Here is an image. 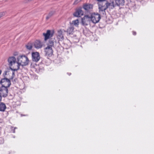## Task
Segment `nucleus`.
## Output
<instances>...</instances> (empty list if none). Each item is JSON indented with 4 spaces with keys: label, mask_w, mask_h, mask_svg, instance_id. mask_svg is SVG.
I'll list each match as a JSON object with an SVG mask.
<instances>
[{
    "label": "nucleus",
    "mask_w": 154,
    "mask_h": 154,
    "mask_svg": "<svg viewBox=\"0 0 154 154\" xmlns=\"http://www.w3.org/2000/svg\"><path fill=\"white\" fill-rule=\"evenodd\" d=\"M8 61L9 63L10 68L11 70L17 71L19 69L20 65L14 57H9Z\"/></svg>",
    "instance_id": "nucleus-1"
},
{
    "label": "nucleus",
    "mask_w": 154,
    "mask_h": 154,
    "mask_svg": "<svg viewBox=\"0 0 154 154\" xmlns=\"http://www.w3.org/2000/svg\"><path fill=\"white\" fill-rule=\"evenodd\" d=\"M115 4L113 1L109 2L107 1L105 3L100 2L99 3V11L100 12H105V10L108 8L112 9L115 6Z\"/></svg>",
    "instance_id": "nucleus-2"
},
{
    "label": "nucleus",
    "mask_w": 154,
    "mask_h": 154,
    "mask_svg": "<svg viewBox=\"0 0 154 154\" xmlns=\"http://www.w3.org/2000/svg\"><path fill=\"white\" fill-rule=\"evenodd\" d=\"M17 60L20 65L25 66L27 65L29 63V60L28 57L24 55H22L18 56Z\"/></svg>",
    "instance_id": "nucleus-3"
},
{
    "label": "nucleus",
    "mask_w": 154,
    "mask_h": 154,
    "mask_svg": "<svg viewBox=\"0 0 154 154\" xmlns=\"http://www.w3.org/2000/svg\"><path fill=\"white\" fill-rule=\"evenodd\" d=\"M90 17L91 21L94 23L98 22L100 19V15L97 13H94L91 14Z\"/></svg>",
    "instance_id": "nucleus-4"
},
{
    "label": "nucleus",
    "mask_w": 154,
    "mask_h": 154,
    "mask_svg": "<svg viewBox=\"0 0 154 154\" xmlns=\"http://www.w3.org/2000/svg\"><path fill=\"white\" fill-rule=\"evenodd\" d=\"M0 83L2 85V87H5L7 88L9 87L11 84L10 79L6 78L2 79L0 81Z\"/></svg>",
    "instance_id": "nucleus-5"
},
{
    "label": "nucleus",
    "mask_w": 154,
    "mask_h": 154,
    "mask_svg": "<svg viewBox=\"0 0 154 154\" xmlns=\"http://www.w3.org/2000/svg\"><path fill=\"white\" fill-rule=\"evenodd\" d=\"M54 34V30L51 31L50 30H48L47 31L46 33H43V35L44 36V40L45 41H47L49 38L52 37Z\"/></svg>",
    "instance_id": "nucleus-6"
},
{
    "label": "nucleus",
    "mask_w": 154,
    "mask_h": 154,
    "mask_svg": "<svg viewBox=\"0 0 154 154\" xmlns=\"http://www.w3.org/2000/svg\"><path fill=\"white\" fill-rule=\"evenodd\" d=\"M8 89L4 87H0V95L3 97H6L8 95Z\"/></svg>",
    "instance_id": "nucleus-7"
},
{
    "label": "nucleus",
    "mask_w": 154,
    "mask_h": 154,
    "mask_svg": "<svg viewBox=\"0 0 154 154\" xmlns=\"http://www.w3.org/2000/svg\"><path fill=\"white\" fill-rule=\"evenodd\" d=\"M90 21V16L87 15L85 16L82 19V23L84 25H87Z\"/></svg>",
    "instance_id": "nucleus-8"
},
{
    "label": "nucleus",
    "mask_w": 154,
    "mask_h": 154,
    "mask_svg": "<svg viewBox=\"0 0 154 154\" xmlns=\"http://www.w3.org/2000/svg\"><path fill=\"white\" fill-rule=\"evenodd\" d=\"M82 7L83 8L88 12L92 11L93 6L91 4L85 3L83 5Z\"/></svg>",
    "instance_id": "nucleus-9"
},
{
    "label": "nucleus",
    "mask_w": 154,
    "mask_h": 154,
    "mask_svg": "<svg viewBox=\"0 0 154 154\" xmlns=\"http://www.w3.org/2000/svg\"><path fill=\"white\" fill-rule=\"evenodd\" d=\"M32 60L36 62H38L40 59L39 53L38 52H32Z\"/></svg>",
    "instance_id": "nucleus-10"
},
{
    "label": "nucleus",
    "mask_w": 154,
    "mask_h": 154,
    "mask_svg": "<svg viewBox=\"0 0 154 154\" xmlns=\"http://www.w3.org/2000/svg\"><path fill=\"white\" fill-rule=\"evenodd\" d=\"M43 46V43L39 40H36L34 43V46L36 49L41 48Z\"/></svg>",
    "instance_id": "nucleus-11"
},
{
    "label": "nucleus",
    "mask_w": 154,
    "mask_h": 154,
    "mask_svg": "<svg viewBox=\"0 0 154 154\" xmlns=\"http://www.w3.org/2000/svg\"><path fill=\"white\" fill-rule=\"evenodd\" d=\"M84 12L82 10L81 8H78L73 13V15L76 17H80L83 15Z\"/></svg>",
    "instance_id": "nucleus-12"
},
{
    "label": "nucleus",
    "mask_w": 154,
    "mask_h": 154,
    "mask_svg": "<svg viewBox=\"0 0 154 154\" xmlns=\"http://www.w3.org/2000/svg\"><path fill=\"white\" fill-rule=\"evenodd\" d=\"M45 54L47 56H51L53 54V51L52 48L47 47L45 49Z\"/></svg>",
    "instance_id": "nucleus-13"
},
{
    "label": "nucleus",
    "mask_w": 154,
    "mask_h": 154,
    "mask_svg": "<svg viewBox=\"0 0 154 154\" xmlns=\"http://www.w3.org/2000/svg\"><path fill=\"white\" fill-rule=\"evenodd\" d=\"M6 77H8L9 79H12L14 77L15 74L14 72H11L10 71H8L6 72Z\"/></svg>",
    "instance_id": "nucleus-14"
},
{
    "label": "nucleus",
    "mask_w": 154,
    "mask_h": 154,
    "mask_svg": "<svg viewBox=\"0 0 154 154\" xmlns=\"http://www.w3.org/2000/svg\"><path fill=\"white\" fill-rule=\"evenodd\" d=\"M74 29V26L71 25L67 29L66 32L69 34H72Z\"/></svg>",
    "instance_id": "nucleus-15"
},
{
    "label": "nucleus",
    "mask_w": 154,
    "mask_h": 154,
    "mask_svg": "<svg viewBox=\"0 0 154 154\" xmlns=\"http://www.w3.org/2000/svg\"><path fill=\"white\" fill-rule=\"evenodd\" d=\"M6 108L5 104L3 103H0V111L4 112Z\"/></svg>",
    "instance_id": "nucleus-16"
},
{
    "label": "nucleus",
    "mask_w": 154,
    "mask_h": 154,
    "mask_svg": "<svg viewBox=\"0 0 154 154\" xmlns=\"http://www.w3.org/2000/svg\"><path fill=\"white\" fill-rule=\"evenodd\" d=\"M47 47H49L52 48L54 47V42L52 39H50L48 42L47 44Z\"/></svg>",
    "instance_id": "nucleus-17"
},
{
    "label": "nucleus",
    "mask_w": 154,
    "mask_h": 154,
    "mask_svg": "<svg viewBox=\"0 0 154 154\" xmlns=\"http://www.w3.org/2000/svg\"><path fill=\"white\" fill-rule=\"evenodd\" d=\"M115 2L118 6L123 5L125 3V0H116Z\"/></svg>",
    "instance_id": "nucleus-18"
},
{
    "label": "nucleus",
    "mask_w": 154,
    "mask_h": 154,
    "mask_svg": "<svg viewBox=\"0 0 154 154\" xmlns=\"http://www.w3.org/2000/svg\"><path fill=\"white\" fill-rule=\"evenodd\" d=\"M33 44L31 42H28L25 46L26 49L29 50H31L32 48Z\"/></svg>",
    "instance_id": "nucleus-19"
},
{
    "label": "nucleus",
    "mask_w": 154,
    "mask_h": 154,
    "mask_svg": "<svg viewBox=\"0 0 154 154\" xmlns=\"http://www.w3.org/2000/svg\"><path fill=\"white\" fill-rule=\"evenodd\" d=\"M58 36L59 37V39H63V32L60 30L58 31Z\"/></svg>",
    "instance_id": "nucleus-20"
},
{
    "label": "nucleus",
    "mask_w": 154,
    "mask_h": 154,
    "mask_svg": "<svg viewBox=\"0 0 154 154\" xmlns=\"http://www.w3.org/2000/svg\"><path fill=\"white\" fill-rule=\"evenodd\" d=\"M79 21L78 19L73 20L72 22V24H73L76 26L78 27L79 25Z\"/></svg>",
    "instance_id": "nucleus-21"
},
{
    "label": "nucleus",
    "mask_w": 154,
    "mask_h": 154,
    "mask_svg": "<svg viewBox=\"0 0 154 154\" xmlns=\"http://www.w3.org/2000/svg\"><path fill=\"white\" fill-rule=\"evenodd\" d=\"M54 13L55 12L54 11H51L50 12L48 16L46 17V19L47 20H48L50 17L54 14Z\"/></svg>",
    "instance_id": "nucleus-22"
},
{
    "label": "nucleus",
    "mask_w": 154,
    "mask_h": 154,
    "mask_svg": "<svg viewBox=\"0 0 154 154\" xmlns=\"http://www.w3.org/2000/svg\"><path fill=\"white\" fill-rule=\"evenodd\" d=\"M106 0H97V1L99 2L98 3V5L99 9V3L100 2H102L103 3H105L104 1H106Z\"/></svg>",
    "instance_id": "nucleus-23"
},
{
    "label": "nucleus",
    "mask_w": 154,
    "mask_h": 154,
    "mask_svg": "<svg viewBox=\"0 0 154 154\" xmlns=\"http://www.w3.org/2000/svg\"><path fill=\"white\" fill-rule=\"evenodd\" d=\"M5 15V12H3L0 13V18L3 17Z\"/></svg>",
    "instance_id": "nucleus-24"
},
{
    "label": "nucleus",
    "mask_w": 154,
    "mask_h": 154,
    "mask_svg": "<svg viewBox=\"0 0 154 154\" xmlns=\"http://www.w3.org/2000/svg\"><path fill=\"white\" fill-rule=\"evenodd\" d=\"M82 0H76L74 2V4H76L78 2H80Z\"/></svg>",
    "instance_id": "nucleus-25"
},
{
    "label": "nucleus",
    "mask_w": 154,
    "mask_h": 154,
    "mask_svg": "<svg viewBox=\"0 0 154 154\" xmlns=\"http://www.w3.org/2000/svg\"><path fill=\"white\" fill-rule=\"evenodd\" d=\"M133 34L134 35H136V32H133Z\"/></svg>",
    "instance_id": "nucleus-26"
},
{
    "label": "nucleus",
    "mask_w": 154,
    "mask_h": 154,
    "mask_svg": "<svg viewBox=\"0 0 154 154\" xmlns=\"http://www.w3.org/2000/svg\"><path fill=\"white\" fill-rule=\"evenodd\" d=\"M17 54V53H14V55L15 56H16Z\"/></svg>",
    "instance_id": "nucleus-27"
},
{
    "label": "nucleus",
    "mask_w": 154,
    "mask_h": 154,
    "mask_svg": "<svg viewBox=\"0 0 154 154\" xmlns=\"http://www.w3.org/2000/svg\"><path fill=\"white\" fill-rule=\"evenodd\" d=\"M2 96L0 95V102L2 100Z\"/></svg>",
    "instance_id": "nucleus-28"
},
{
    "label": "nucleus",
    "mask_w": 154,
    "mask_h": 154,
    "mask_svg": "<svg viewBox=\"0 0 154 154\" xmlns=\"http://www.w3.org/2000/svg\"><path fill=\"white\" fill-rule=\"evenodd\" d=\"M2 72V71L0 69V75L1 74Z\"/></svg>",
    "instance_id": "nucleus-29"
},
{
    "label": "nucleus",
    "mask_w": 154,
    "mask_h": 154,
    "mask_svg": "<svg viewBox=\"0 0 154 154\" xmlns=\"http://www.w3.org/2000/svg\"><path fill=\"white\" fill-rule=\"evenodd\" d=\"M1 123V122H0V123Z\"/></svg>",
    "instance_id": "nucleus-30"
}]
</instances>
